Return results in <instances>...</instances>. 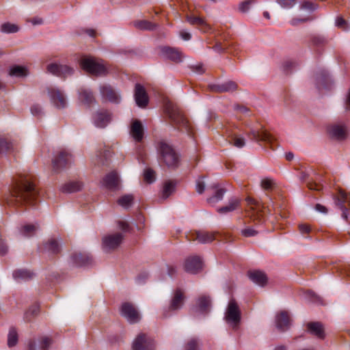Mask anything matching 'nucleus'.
I'll use <instances>...</instances> for the list:
<instances>
[{"label":"nucleus","mask_w":350,"mask_h":350,"mask_svg":"<svg viewBox=\"0 0 350 350\" xmlns=\"http://www.w3.org/2000/svg\"><path fill=\"white\" fill-rule=\"evenodd\" d=\"M38 192L31 180L25 178L16 185L12 196L8 201L9 205L20 206L24 204L33 206Z\"/></svg>","instance_id":"f257e3e1"},{"label":"nucleus","mask_w":350,"mask_h":350,"mask_svg":"<svg viewBox=\"0 0 350 350\" xmlns=\"http://www.w3.org/2000/svg\"><path fill=\"white\" fill-rule=\"evenodd\" d=\"M80 66L83 70L93 75L102 76L107 72L103 60L92 57H83L80 60Z\"/></svg>","instance_id":"f03ea898"},{"label":"nucleus","mask_w":350,"mask_h":350,"mask_svg":"<svg viewBox=\"0 0 350 350\" xmlns=\"http://www.w3.org/2000/svg\"><path fill=\"white\" fill-rule=\"evenodd\" d=\"M157 149L161 159L168 167H176L178 163V156L174 149L166 142H158Z\"/></svg>","instance_id":"7ed1b4c3"},{"label":"nucleus","mask_w":350,"mask_h":350,"mask_svg":"<svg viewBox=\"0 0 350 350\" xmlns=\"http://www.w3.org/2000/svg\"><path fill=\"white\" fill-rule=\"evenodd\" d=\"M166 111L170 118L177 124L180 129L190 133L191 125L178 109L174 106L168 105L166 108Z\"/></svg>","instance_id":"20e7f679"},{"label":"nucleus","mask_w":350,"mask_h":350,"mask_svg":"<svg viewBox=\"0 0 350 350\" xmlns=\"http://www.w3.org/2000/svg\"><path fill=\"white\" fill-rule=\"evenodd\" d=\"M226 322L235 328L241 321V311L234 299H231L225 314Z\"/></svg>","instance_id":"39448f33"},{"label":"nucleus","mask_w":350,"mask_h":350,"mask_svg":"<svg viewBox=\"0 0 350 350\" xmlns=\"http://www.w3.org/2000/svg\"><path fill=\"white\" fill-rule=\"evenodd\" d=\"M48 95L51 103L58 109H63L66 107L67 102L64 93L56 88H48Z\"/></svg>","instance_id":"423d86ee"},{"label":"nucleus","mask_w":350,"mask_h":350,"mask_svg":"<svg viewBox=\"0 0 350 350\" xmlns=\"http://www.w3.org/2000/svg\"><path fill=\"white\" fill-rule=\"evenodd\" d=\"M72 155L65 150H58L53 159V167L55 171H58L64 167L71 161Z\"/></svg>","instance_id":"0eeeda50"},{"label":"nucleus","mask_w":350,"mask_h":350,"mask_svg":"<svg viewBox=\"0 0 350 350\" xmlns=\"http://www.w3.org/2000/svg\"><path fill=\"white\" fill-rule=\"evenodd\" d=\"M133 350H154L153 340L144 334H139L133 342Z\"/></svg>","instance_id":"6e6552de"},{"label":"nucleus","mask_w":350,"mask_h":350,"mask_svg":"<svg viewBox=\"0 0 350 350\" xmlns=\"http://www.w3.org/2000/svg\"><path fill=\"white\" fill-rule=\"evenodd\" d=\"M187 239L191 241H197L200 243H208L215 239V234L206 231H191L186 234Z\"/></svg>","instance_id":"1a4fd4ad"},{"label":"nucleus","mask_w":350,"mask_h":350,"mask_svg":"<svg viewBox=\"0 0 350 350\" xmlns=\"http://www.w3.org/2000/svg\"><path fill=\"white\" fill-rule=\"evenodd\" d=\"M121 314L130 323H135L139 321L141 317L135 308L129 303H124L121 307Z\"/></svg>","instance_id":"9d476101"},{"label":"nucleus","mask_w":350,"mask_h":350,"mask_svg":"<svg viewBox=\"0 0 350 350\" xmlns=\"http://www.w3.org/2000/svg\"><path fill=\"white\" fill-rule=\"evenodd\" d=\"M123 236L121 233L106 235L103 238V247L105 251H110L117 248L122 243Z\"/></svg>","instance_id":"9b49d317"},{"label":"nucleus","mask_w":350,"mask_h":350,"mask_svg":"<svg viewBox=\"0 0 350 350\" xmlns=\"http://www.w3.org/2000/svg\"><path fill=\"white\" fill-rule=\"evenodd\" d=\"M46 70L48 72L60 77H66L72 75L74 72V70L71 67L56 63L49 64L46 67Z\"/></svg>","instance_id":"f8f14e48"},{"label":"nucleus","mask_w":350,"mask_h":350,"mask_svg":"<svg viewBox=\"0 0 350 350\" xmlns=\"http://www.w3.org/2000/svg\"><path fill=\"white\" fill-rule=\"evenodd\" d=\"M202 261L200 257L197 256L188 257L185 262V271L190 273H197L202 269Z\"/></svg>","instance_id":"ddd939ff"},{"label":"nucleus","mask_w":350,"mask_h":350,"mask_svg":"<svg viewBox=\"0 0 350 350\" xmlns=\"http://www.w3.org/2000/svg\"><path fill=\"white\" fill-rule=\"evenodd\" d=\"M327 131L329 135L338 140L346 139L348 134V129L345 124H336L328 127Z\"/></svg>","instance_id":"4468645a"},{"label":"nucleus","mask_w":350,"mask_h":350,"mask_svg":"<svg viewBox=\"0 0 350 350\" xmlns=\"http://www.w3.org/2000/svg\"><path fill=\"white\" fill-rule=\"evenodd\" d=\"M100 92L103 98L114 103H118L120 101V96L111 85L103 84L100 87Z\"/></svg>","instance_id":"2eb2a0df"},{"label":"nucleus","mask_w":350,"mask_h":350,"mask_svg":"<svg viewBox=\"0 0 350 350\" xmlns=\"http://www.w3.org/2000/svg\"><path fill=\"white\" fill-rule=\"evenodd\" d=\"M247 203L248 205L247 211L249 212V216L254 217V219H260L261 217L262 216V205L251 198H247Z\"/></svg>","instance_id":"dca6fc26"},{"label":"nucleus","mask_w":350,"mask_h":350,"mask_svg":"<svg viewBox=\"0 0 350 350\" xmlns=\"http://www.w3.org/2000/svg\"><path fill=\"white\" fill-rule=\"evenodd\" d=\"M130 135L135 142H140L142 141L144 136V128L139 120H135L132 122Z\"/></svg>","instance_id":"f3484780"},{"label":"nucleus","mask_w":350,"mask_h":350,"mask_svg":"<svg viewBox=\"0 0 350 350\" xmlns=\"http://www.w3.org/2000/svg\"><path fill=\"white\" fill-rule=\"evenodd\" d=\"M135 100L139 107H145L148 103V97L146 90L140 84H136L135 88Z\"/></svg>","instance_id":"a211bd4d"},{"label":"nucleus","mask_w":350,"mask_h":350,"mask_svg":"<svg viewBox=\"0 0 350 350\" xmlns=\"http://www.w3.org/2000/svg\"><path fill=\"white\" fill-rule=\"evenodd\" d=\"M103 185L107 189L116 190L119 188V177L116 172L107 174L103 180Z\"/></svg>","instance_id":"6ab92c4d"},{"label":"nucleus","mask_w":350,"mask_h":350,"mask_svg":"<svg viewBox=\"0 0 350 350\" xmlns=\"http://www.w3.org/2000/svg\"><path fill=\"white\" fill-rule=\"evenodd\" d=\"M163 55L175 62H180L183 60V54L178 49L169 46H164L161 49Z\"/></svg>","instance_id":"aec40b11"},{"label":"nucleus","mask_w":350,"mask_h":350,"mask_svg":"<svg viewBox=\"0 0 350 350\" xmlns=\"http://www.w3.org/2000/svg\"><path fill=\"white\" fill-rule=\"evenodd\" d=\"M275 324L278 329L281 331H285L290 327V317L285 311L278 313L275 317Z\"/></svg>","instance_id":"412c9836"},{"label":"nucleus","mask_w":350,"mask_h":350,"mask_svg":"<svg viewBox=\"0 0 350 350\" xmlns=\"http://www.w3.org/2000/svg\"><path fill=\"white\" fill-rule=\"evenodd\" d=\"M111 120L110 113L107 111H102L95 114L94 123L96 127L104 128Z\"/></svg>","instance_id":"4be33fe9"},{"label":"nucleus","mask_w":350,"mask_h":350,"mask_svg":"<svg viewBox=\"0 0 350 350\" xmlns=\"http://www.w3.org/2000/svg\"><path fill=\"white\" fill-rule=\"evenodd\" d=\"M187 21L193 25H198L200 31L203 32H208L211 29V27L203 18L193 16L187 15Z\"/></svg>","instance_id":"5701e85b"},{"label":"nucleus","mask_w":350,"mask_h":350,"mask_svg":"<svg viewBox=\"0 0 350 350\" xmlns=\"http://www.w3.org/2000/svg\"><path fill=\"white\" fill-rule=\"evenodd\" d=\"M247 275L254 283L258 286H264L267 282V277L262 271L258 270L250 271Z\"/></svg>","instance_id":"b1692460"},{"label":"nucleus","mask_w":350,"mask_h":350,"mask_svg":"<svg viewBox=\"0 0 350 350\" xmlns=\"http://www.w3.org/2000/svg\"><path fill=\"white\" fill-rule=\"evenodd\" d=\"M184 300V293L180 289L176 290L170 305V309L171 310L180 309L183 305Z\"/></svg>","instance_id":"393cba45"},{"label":"nucleus","mask_w":350,"mask_h":350,"mask_svg":"<svg viewBox=\"0 0 350 350\" xmlns=\"http://www.w3.org/2000/svg\"><path fill=\"white\" fill-rule=\"evenodd\" d=\"M237 88V85L235 82L228 81L220 84L213 85L211 89L216 92H233Z\"/></svg>","instance_id":"a878e982"},{"label":"nucleus","mask_w":350,"mask_h":350,"mask_svg":"<svg viewBox=\"0 0 350 350\" xmlns=\"http://www.w3.org/2000/svg\"><path fill=\"white\" fill-rule=\"evenodd\" d=\"M307 328L309 332L319 338H324L325 332L323 325L319 322H311L308 323Z\"/></svg>","instance_id":"bb28decb"},{"label":"nucleus","mask_w":350,"mask_h":350,"mask_svg":"<svg viewBox=\"0 0 350 350\" xmlns=\"http://www.w3.org/2000/svg\"><path fill=\"white\" fill-rule=\"evenodd\" d=\"M72 260L76 266H85L92 262L91 256L88 254L77 253L72 255Z\"/></svg>","instance_id":"cd10ccee"},{"label":"nucleus","mask_w":350,"mask_h":350,"mask_svg":"<svg viewBox=\"0 0 350 350\" xmlns=\"http://www.w3.org/2000/svg\"><path fill=\"white\" fill-rule=\"evenodd\" d=\"M83 184L80 181H70L64 183L60 187L63 193H73L81 189Z\"/></svg>","instance_id":"c85d7f7f"},{"label":"nucleus","mask_w":350,"mask_h":350,"mask_svg":"<svg viewBox=\"0 0 350 350\" xmlns=\"http://www.w3.org/2000/svg\"><path fill=\"white\" fill-rule=\"evenodd\" d=\"M79 99L85 105H90L94 101L92 92L85 88H81L79 90Z\"/></svg>","instance_id":"c756f323"},{"label":"nucleus","mask_w":350,"mask_h":350,"mask_svg":"<svg viewBox=\"0 0 350 350\" xmlns=\"http://www.w3.org/2000/svg\"><path fill=\"white\" fill-rule=\"evenodd\" d=\"M252 135L254 138L257 140L264 141L272 144L274 139L273 137L265 130L261 131H252Z\"/></svg>","instance_id":"7c9ffc66"},{"label":"nucleus","mask_w":350,"mask_h":350,"mask_svg":"<svg viewBox=\"0 0 350 350\" xmlns=\"http://www.w3.org/2000/svg\"><path fill=\"white\" fill-rule=\"evenodd\" d=\"M33 273L27 269H18L13 272V277L17 282L27 280L31 279Z\"/></svg>","instance_id":"2f4dec72"},{"label":"nucleus","mask_w":350,"mask_h":350,"mask_svg":"<svg viewBox=\"0 0 350 350\" xmlns=\"http://www.w3.org/2000/svg\"><path fill=\"white\" fill-rule=\"evenodd\" d=\"M43 250L49 254H57L60 251V246L57 240L51 239L44 244Z\"/></svg>","instance_id":"473e14b6"},{"label":"nucleus","mask_w":350,"mask_h":350,"mask_svg":"<svg viewBox=\"0 0 350 350\" xmlns=\"http://www.w3.org/2000/svg\"><path fill=\"white\" fill-rule=\"evenodd\" d=\"M211 306V299L209 297L203 295L199 297L198 300V309L201 312L208 311Z\"/></svg>","instance_id":"72a5a7b5"},{"label":"nucleus","mask_w":350,"mask_h":350,"mask_svg":"<svg viewBox=\"0 0 350 350\" xmlns=\"http://www.w3.org/2000/svg\"><path fill=\"white\" fill-rule=\"evenodd\" d=\"M239 200L237 198H234L230 200L228 205L219 208L217 211L221 214H225L234 211L239 206Z\"/></svg>","instance_id":"f704fd0d"},{"label":"nucleus","mask_w":350,"mask_h":350,"mask_svg":"<svg viewBox=\"0 0 350 350\" xmlns=\"http://www.w3.org/2000/svg\"><path fill=\"white\" fill-rule=\"evenodd\" d=\"M176 183L172 180L166 181L164 183L161 197L163 199L167 198L175 190Z\"/></svg>","instance_id":"c9c22d12"},{"label":"nucleus","mask_w":350,"mask_h":350,"mask_svg":"<svg viewBox=\"0 0 350 350\" xmlns=\"http://www.w3.org/2000/svg\"><path fill=\"white\" fill-rule=\"evenodd\" d=\"M28 74L27 70L25 67L21 66H14L10 69L9 75L10 76L22 77H25Z\"/></svg>","instance_id":"e433bc0d"},{"label":"nucleus","mask_w":350,"mask_h":350,"mask_svg":"<svg viewBox=\"0 0 350 350\" xmlns=\"http://www.w3.org/2000/svg\"><path fill=\"white\" fill-rule=\"evenodd\" d=\"M38 229V226L33 224H27L21 227L20 230L21 234L24 237L33 236Z\"/></svg>","instance_id":"4c0bfd02"},{"label":"nucleus","mask_w":350,"mask_h":350,"mask_svg":"<svg viewBox=\"0 0 350 350\" xmlns=\"http://www.w3.org/2000/svg\"><path fill=\"white\" fill-rule=\"evenodd\" d=\"M19 30V27L12 23H5L1 26V31L5 33H16Z\"/></svg>","instance_id":"58836bf2"},{"label":"nucleus","mask_w":350,"mask_h":350,"mask_svg":"<svg viewBox=\"0 0 350 350\" xmlns=\"http://www.w3.org/2000/svg\"><path fill=\"white\" fill-rule=\"evenodd\" d=\"M18 342V334L15 328H10L8 336V345L14 347Z\"/></svg>","instance_id":"ea45409f"},{"label":"nucleus","mask_w":350,"mask_h":350,"mask_svg":"<svg viewBox=\"0 0 350 350\" xmlns=\"http://www.w3.org/2000/svg\"><path fill=\"white\" fill-rule=\"evenodd\" d=\"M350 204V193H347L343 191H340L336 201L337 205H344V203Z\"/></svg>","instance_id":"a19ab883"},{"label":"nucleus","mask_w":350,"mask_h":350,"mask_svg":"<svg viewBox=\"0 0 350 350\" xmlns=\"http://www.w3.org/2000/svg\"><path fill=\"white\" fill-rule=\"evenodd\" d=\"M133 200V197L132 195H124L122 197L120 198L118 200V203L119 205L124 208H128L131 206Z\"/></svg>","instance_id":"79ce46f5"},{"label":"nucleus","mask_w":350,"mask_h":350,"mask_svg":"<svg viewBox=\"0 0 350 350\" xmlns=\"http://www.w3.org/2000/svg\"><path fill=\"white\" fill-rule=\"evenodd\" d=\"M135 27L139 29L152 30L154 28V25L147 21H139L134 23Z\"/></svg>","instance_id":"37998d69"},{"label":"nucleus","mask_w":350,"mask_h":350,"mask_svg":"<svg viewBox=\"0 0 350 350\" xmlns=\"http://www.w3.org/2000/svg\"><path fill=\"white\" fill-rule=\"evenodd\" d=\"M225 191L223 189H217L215 194L208 199V202L215 203L223 198Z\"/></svg>","instance_id":"c03bdc74"},{"label":"nucleus","mask_w":350,"mask_h":350,"mask_svg":"<svg viewBox=\"0 0 350 350\" xmlns=\"http://www.w3.org/2000/svg\"><path fill=\"white\" fill-rule=\"evenodd\" d=\"M12 148V144L5 139L0 137V154L6 152Z\"/></svg>","instance_id":"a18cd8bd"},{"label":"nucleus","mask_w":350,"mask_h":350,"mask_svg":"<svg viewBox=\"0 0 350 350\" xmlns=\"http://www.w3.org/2000/svg\"><path fill=\"white\" fill-rule=\"evenodd\" d=\"M144 180L148 183H152L155 179L154 172L151 169H147L144 173Z\"/></svg>","instance_id":"49530a36"},{"label":"nucleus","mask_w":350,"mask_h":350,"mask_svg":"<svg viewBox=\"0 0 350 350\" xmlns=\"http://www.w3.org/2000/svg\"><path fill=\"white\" fill-rule=\"evenodd\" d=\"M186 350H199V342L196 338L190 339L185 346Z\"/></svg>","instance_id":"de8ad7c7"},{"label":"nucleus","mask_w":350,"mask_h":350,"mask_svg":"<svg viewBox=\"0 0 350 350\" xmlns=\"http://www.w3.org/2000/svg\"><path fill=\"white\" fill-rule=\"evenodd\" d=\"M317 8H318V5L317 4L314 3L312 2H310V1H304L301 3V9H303V10H310L311 12L317 10Z\"/></svg>","instance_id":"09e8293b"},{"label":"nucleus","mask_w":350,"mask_h":350,"mask_svg":"<svg viewBox=\"0 0 350 350\" xmlns=\"http://www.w3.org/2000/svg\"><path fill=\"white\" fill-rule=\"evenodd\" d=\"M276 1L282 8L285 9L292 8L295 3V0H277Z\"/></svg>","instance_id":"8fccbe9b"},{"label":"nucleus","mask_w":350,"mask_h":350,"mask_svg":"<svg viewBox=\"0 0 350 350\" xmlns=\"http://www.w3.org/2000/svg\"><path fill=\"white\" fill-rule=\"evenodd\" d=\"M241 234L245 237H250L256 236L258 234V231L253 228L247 227L241 230Z\"/></svg>","instance_id":"3c124183"},{"label":"nucleus","mask_w":350,"mask_h":350,"mask_svg":"<svg viewBox=\"0 0 350 350\" xmlns=\"http://www.w3.org/2000/svg\"><path fill=\"white\" fill-rule=\"evenodd\" d=\"M254 3V0H247L239 4V9L242 12H246L249 10L251 4Z\"/></svg>","instance_id":"603ef678"},{"label":"nucleus","mask_w":350,"mask_h":350,"mask_svg":"<svg viewBox=\"0 0 350 350\" xmlns=\"http://www.w3.org/2000/svg\"><path fill=\"white\" fill-rule=\"evenodd\" d=\"M231 143L237 148H242L245 145L244 139L240 137L234 136L231 139Z\"/></svg>","instance_id":"864d4df0"},{"label":"nucleus","mask_w":350,"mask_h":350,"mask_svg":"<svg viewBox=\"0 0 350 350\" xmlns=\"http://www.w3.org/2000/svg\"><path fill=\"white\" fill-rule=\"evenodd\" d=\"M51 344V340L48 337H43L40 340V347L42 350H47Z\"/></svg>","instance_id":"5fc2aeb1"},{"label":"nucleus","mask_w":350,"mask_h":350,"mask_svg":"<svg viewBox=\"0 0 350 350\" xmlns=\"http://www.w3.org/2000/svg\"><path fill=\"white\" fill-rule=\"evenodd\" d=\"M274 185L273 180L271 178H265L261 181V186L265 189H270Z\"/></svg>","instance_id":"6e6d98bb"},{"label":"nucleus","mask_w":350,"mask_h":350,"mask_svg":"<svg viewBox=\"0 0 350 350\" xmlns=\"http://www.w3.org/2000/svg\"><path fill=\"white\" fill-rule=\"evenodd\" d=\"M196 191L198 193H202L205 189V183L203 180V178H200L196 181Z\"/></svg>","instance_id":"4d7b16f0"},{"label":"nucleus","mask_w":350,"mask_h":350,"mask_svg":"<svg viewBox=\"0 0 350 350\" xmlns=\"http://www.w3.org/2000/svg\"><path fill=\"white\" fill-rule=\"evenodd\" d=\"M8 251V247L0 234V255H5Z\"/></svg>","instance_id":"13d9d810"},{"label":"nucleus","mask_w":350,"mask_h":350,"mask_svg":"<svg viewBox=\"0 0 350 350\" xmlns=\"http://www.w3.org/2000/svg\"><path fill=\"white\" fill-rule=\"evenodd\" d=\"M299 230L302 234H304L310 233L311 231V228L307 224H301L299 225Z\"/></svg>","instance_id":"bf43d9fd"},{"label":"nucleus","mask_w":350,"mask_h":350,"mask_svg":"<svg viewBox=\"0 0 350 350\" xmlns=\"http://www.w3.org/2000/svg\"><path fill=\"white\" fill-rule=\"evenodd\" d=\"M346 25H347L346 21L342 18L338 17L336 18V25L338 27L341 28V29L345 30L347 29Z\"/></svg>","instance_id":"052dcab7"},{"label":"nucleus","mask_w":350,"mask_h":350,"mask_svg":"<svg viewBox=\"0 0 350 350\" xmlns=\"http://www.w3.org/2000/svg\"><path fill=\"white\" fill-rule=\"evenodd\" d=\"M41 111V107L38 105H34L31 107V112L33 116H38Z\"/></svg>","instance_id":"680f3d73"},{"label":"nucleus","mask_w":350,"mask_h":350,"mask_svg":"<svg viewBox=\"0 0 350 350\" xmlns=\"http://www.w3.org/2000/svg\"><path fill=\"white\" fill-rule=\"evenodd\" d=\"M236 110L238 114H249V109L245 106H237Z\"/></svg>","instance_id":"e2e57ef3"},{"label":"nucleus","mask_w":350,"mask_h":350,"mask_svg":"<svg viewBox=\"0 0 350 350\" xmlns=\"http://www.w3.org/2000/svg\"><path fill=\"white\" fill-rule=\"evenodd\" d=\"M308 21V18H293L290 21V24L291 25H293V26H296V25H297L300 23H304V22H306Z\"/></svg>","instance_id":"0e129e2a"},{"label":"nucleus","mask_w":350,"mask_h":350,"mask_svg":"<svg viewBox=\"0 0 350 350\" xmlns=\"http://www.w3.org/2000/svg\"><path fill=\"white\" fill-rule=\"evenodd\" d=\"M180 36L181 37V38L184 40H189L191 39V34L187 32V31H180Z\"/></svg>","instance_id":"69168bd1"},{"label":"nucleus","mask_w":350,"mask_h":350,"mask_svg":"<svg viewBox=\"0 0 350 350\" xmlns=\"http://www.w3.org/2000/svg\"><path fill=\"white\" fill-rule=\"evenodd\" d=\"M342 211V217L345 219H347L348 209L344 205H338Z\"/></svg>","instance_id":"338daca9"},{"label":"nucleus","mask_w":350,"mask_h":350,"mask_svg":"<svg viewBox=\"0 0 350 350\" xmlns=\"http://www.w3.org/2000/svg\"><path fill=\"white\" fill-rule=\"evenodd\" d=\"M315 209L320 212V213H327V210L325 206L320 204H317L316 206H315Z\"/></svg>","instance_id":"774afa93"}]
</instances>
